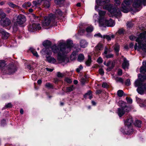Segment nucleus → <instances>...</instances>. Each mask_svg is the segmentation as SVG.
<instances>
[{
	"label": "nucleus",
	"instance_id": "nucleus-1",
	"mask_svg": "<svg viewBox=\"0 0 146 146\" xmlns=\"http://www.w3.org/2000/svg\"><path fill=\"white\" fill-rule=\"evenodd\" d=\"M73 46L72 41L68 40L67 41L66 44L61 43L58 46L53 45L51 47V49L54 53L58 54L57 60L60 63H66L68 62L69 59L66 57L65 54L70 52Z\"/></svg>",
	"mask_w": 146,
	"mask_h": 146
},
{
	"label": "nucleus",
	"instance_id": "nucleus-2",
	"mask_svg": "<svg viewBox=\"0 0 146 146\" xmlns=\"http://www.w3.org/2000/svg\"><path fill=\"white\" fill-rule=\"evenodd\" d=\"M137 42L135 44L134 49L135 50H141L143 51L146 52V31L140 34L139 36L136 40Z\"/></svg>",
	"mask_w": 146,
	"mask_h": 146
},
{
	"label": "nucleus",
	"instance_id": "nucleus-3",
	"mask_svg": "<svg viewBox=\"0 0 146 146\" xmlns=\"http://www.w3.org/2000/svg\"><path fill=\"white\" fill-rule=\"evenodd\" d=\"M112 5L109 4L103 7V9L108 10L110 13L114 15L120 16L121 15V12L117 7L112 8Z\"/></svg>",
	"mask_w": 146,
	"mask_h": 146
},
{
	"label": "nucleus",
	"instance_id": "nucleus-4",
	"mask_svg": "<svg viewBox=\"0 0 146 146\" xmlns=\"http://www.w3.org/2000/svg\"><path fill=\"white\" fill-rule=\"evenodd\" d=\"M56 16L52 14L44 18V20L42 23V25L43 26H48L51 22L54 23L55 22Z\"/></svg>",
	"mask_w": 146,
	"mask_h": 146
},
{
	"label": "nucleus",
	"instance_id": "nucleus-5",
	"mask_svg": "<svg viewBox=\"0 0 146 146\" xmlns=\"http://www.w3.org/2000/svg\"><path fill=\"white\" fill-rule=\"evenodd\" d=\"M133 0H124L121 5V11L123 12L127 13L129 11V6L132 3Z\"/></svg>",
	"mask_w": 146,
	"mask_h": 146
},
{
	"label": "nucleus",
	"instance_id": "nucleus-6",
	"mask_svg": "<svg viewBox=\"0 0 146 146\" xmlns=\"http://www.w3.org/2000/svg\"><path fill=\"white\" fill-rule=\"evenodd\" d=\"M119 104L121 108L117 109V113L119 117H121L125 113L124 109L126 107V103L122 101H120L119 102Z\"/></svg>",
	"mask_w": 146,
	"mask_h": 146
},
{
	"label": "nucleus",
	"instance_id": "nucleus-7",
	"mask_svg": "<svg viewBox=\"0 0 146 146\" xmlns=\"http://www.w3.org/2000/svg\"><path fill=\"white\" fill-rule=\"evenodd\" d=\"M100 26L101 27H105L106 26L109 27L113 26L115 23L113 20L110 19L109 20H104L102 21V20H99Z\"/></svg>",
	"mask_w": 146,
	"mask_h": 146
},
{
	"label": "nucleus",
	"instance_id": "nucleus-8",
	"mask_svg": "<svg viewBox=\"0 0 146 146\" xmlns=\"http://www.w3.org/2000/svg\"><path fill=\"white\" fill-rule=\"evenodd\" d=\"M41 28L40 25L39 23H34L32 25H30L28 27V30L31 32H33L35 31L40 30Z\"/></svg>",
	"mask_w": 146,
	"mask_h": 146
},
{
	"label": "nucleus",
	"instance_id": "nucleus-9",
	"mask_svg": "<svg viewBox=\"0 0 146 146\" xmlns=\"http://www.w3.org/2000/svg\"><path fill=\"white\" fill-rule=\"evenodd\" d=\"M26 21V17L23 15L20 14L17 16L16 22L17 24L21 25L24 24Z\"/></svg>",
	"mask_w": 146,
	"mask_h": 146
},
{
	"label": "nucleus",
	"instance_id": "nucleus-10",
	"mask_svg": "<svg viewBox=\"0 0 146 146\" xmlns=\"http://www.w3.org/2000/svg\"><path fill=\"white\" fill-rule=\"evenodd\" d=\"M142 4L145 6L146 5V0H135L133 3V5L135 8H138Z\"/></svg>",
	"mask_w": 146,
	"mask_h": 146
},
{
	"label": "nucleus",
	"instance_id": "nucleus-11",
	"mask_svg": "<svg viewBox=\"0 0 146 146\" xmlns=\"http://www.w3.org/2000/svg\"><path fill=\"white\" fill-rule=\"evenodd\" d=\"M115 3L117 5H119L120 2L119 0H114ZM96 2L98 5L102 6L105 5L107 3L110 2V0H96Z\"/></svg>",
	"mask_w": 146,
	"mask_h": 146
},
{
	"label": "nucleus",
	"instance_id": "nucleus-12",
	"mask_svg": "<svg viewBox=\"0 0 146 146\" xmlns=\"http://www.w3.org/2000/svg\"><path fill=\"white\" fill-rule=\"evenodd\" d=\"M1 25L3 27L9 25L11 23V21L8 18L2 19L0 21Z\"/></svg>",
	"mask_w": 146,
	"mask_h": 146
},
{
	"label": "nucleus",
	"instance_id": "nucleus-13",
	"mask_svg": "<svg viewBox=\"0 0 146 146\" xmlns=\"http://www.w3.org/2000/svg\"><path fill=\"white\" fill-rule=\"evenodd\" d=\"M133 123V120L132 117L131 116L128 117L124 123L125 126L128 128L129 127H132Z\"/></svg>",
	"mask_w": 146,
	"mask_h": 146
},
{
	"label": "nucleus",
	"instance_id": "nucleus-14",
	"mask_svg": "<svg viewBox=\"0 0 146 146\" xmlns=\"http://www.w3.org/2000/svg\"><path fill=\"white\" fill-rule=\"evenodd\" d=\"M16 70L15 66L13 65H9L7 68V72L9 74H11L15 72Z\"/></svg>",
	"mask_w": 146,
	"mask_h": 146
},
{
	"label": "nucleus",
	"instance_id": "nucleus-15",
	"mask_svg": "<svg viewBox=\"0 0 146 146\" xmlns=\"http://www.w3.org/2000/svg\"><path fill=\"white\" fill-rule=\"evenodd\" d=\"M0 33L1 34L2 38L4 39H7L9 36V34L3 29L0 30Z\"/></svg>",
	"mask_w": 146,
	"mask_h": 146
},
{
	"label": "nucleus",
	"instance_id": "nucleus-16",
	"mask_svg": "<svg viewBox=\"0 0 146 146\" xmlns=\"http://www.w3.org/2000/svg\"><path fill=\"white\" fill-rule=\"evenodd\" d=\"M50 49H51V48L49 47L43 49L42 51L44 52V54H46L48 55H51L52 54V52L50 50Z\"/></svg>",
	"mask_w": 146,
	"mask_h": 146
},
{
	"label": "nucleus",
	"instance_id": "nucleus-17",
	"mask_svg": "<svg viewBox=\"0 0 146 146\" xmlns=\"http://www.w3.org/2000/svg\"><path fill=\"white\" fill-rule=\"evenodd\" d=\"M46 61L49 63H54L56 62V60L53 57L51 56H46Z\"/></svg>",
	"mask_w": 146,
	"mask_h": 146
},
{
	"label": "nucleus",
	"instance_id": "nucleus-18",
	"mask_svg": "<svg viewBox=\"0 0 146 146\" xmlns=\"http://www.w3.org/2000/svg\"><path fill=\"white\" fill-rule=\"evenodd\" d=\"M80 46L83 48L86 47L88 45V43L84 40H81L80 42Z\"/></svg>",
	"mask_w": 146,
	"mask_h": 146
},
{
	"label": "nucleus",
	"instance_id": "nucleus-19",
	"mask_svg": "<svg viewBox=\"0 0 146 146\" xmlns=\"http://www.w3.org/2000/svg\"><path fill=\"white\" fill-rule=\"evenodd\" d=\"M42 5L44 7L46 8H48L50 6V2L47 0L43 1Z\"/></svg>",
	"mask_w": 146,
	"mask_h": 146
},
{
	"label": "nucleus",
	"instance_id": "nucleus-20",
	"mask_svg": "<svg viewBox=\"0 0 146 146\" xmlns=\"http://www.w3.org/2000/svg\"><path fill=\"white\" fill-rule=\"evenodd\" d=\"M143 65L144 66H141L140 69V72L142 73L146 72V61L143 62Z\"/></svg>",
	"mask_w": 146,
	"mask_h": 146
},
{
	"label": "nucleus",
	"instance_id": "nucleus-21",
	"mask_svg": "<svg viewBox=\"0 0 146 146\" xmlns=\"http://www.w3.org/2000/svg\"><path fill=\"white\" fill-rule=\"evenodd\" d=\"M125 129L126 130L125 131L126 132V134H131L133 133V130L132 127H129V128L126 127Z\"/></svg>",
	"mask_w": 146,
	"mask_h": 146
},
{
	"label": "nucleus",
	"instance_id": "nucleus-22",
	"mask_svg": "<svg viewBox=\"0 0 146 146\" xmlns=\"http://www.w3.org/2000/svg\"><path fill=\"white\" fill-rule=\"evenodd\" d=\"M115 37V36L113 35H103V38H106L108 40H110L111 38H113Z\"/></svg>",
	"mask_w": 146,
	"mask_h": 146
},
{
	"label": "nucleus",
	"instance_id": "nucleus-23",
	"mask_svg": "<svg viewBox=\"0 0 146 146\" xmlns=\"http://www.w3.org/2000/svg\"><path fill=\"white\" fill-rule=\"evenodd\" d=\"M84 97L86 98H89L90 99H91L92 98L91 91H89L88 93H86L84 95Z\"/></svg>",
	"mask_w": 146,
	"mask_h": 146
},
{
	"label": "nucleus",
	"instance_id": "nucleus-24",
	"mask_svg": "<svg viewBox=\"0 0 146 146\" xmlns=\"http://www.w3.org/2000/svg\"><path fill=\"white\" fill-rule=\"evenodd\" d=\"M55 15L57 17L59 18L61 17L63 15V13L62 11L60 9L56 10L55 13Z\"/></svg>",
	"mask_w": 146,
	"mask_h": 146
},
{
	"label": "nucleus",
	"instance_id": "nucleus-25",
	"mask_svg": "<svg viewBox=\"0 0 146 146\" xmlns=\"http://www.w3.org/2000/svg\"><path fill=\"white\" fill-rule=\"evenodd\" d=\"M6 65L5 61L4 60H0V69L3 70Z\"/></svg>",
	"mask_w": 146,
	"mask_h": 146
},
{
	"label": "nucleus",
	"instance_id": "nucleus-26",
	"mask_svg": "<svg viewBox=\"0 0 146 146\" xmlns=\"http://www.w3.org/2000/svg\"><path fill=\"white\" fill-rule=\"evenodd\" d=\"M42 44L45 47L49 48L51 45V42L49 40H46L43 42Z\"/></svg>",
	"mask_w": 146,
	"mask_h": 146
},
{
	"label": "nucleus",
	"instance_id": "nucleus-27",
	"mask_svg": "<svg viewBox=\"0 0 146 146\" xmlns=\"http://www.w3.org/2000/svg\"><path fill=\"white\" fill-rule=\"evenodd\" d=\"M129 65L128 62L126 60V59H124L123 62L122 64V68L124 69H125L127 68Z\"/></svg>",
	"mask_w": 146,
	"mask_h": 146
},
{
	"label": "nucleus",
	"instance_id": "nucleus-28",
	"mask_svg": "<svg viewBox=\"0 0 146 146\" xmlns=\"http://www.w3.org/2000/svg\"><path fill=\"white\" fill-rule=\"evenodd\" d=\"M95 49L97 51L103 49V45L100 43H99L95 47Z\"/></svg>",
	"mask_w": 146,
	"mask_h": 146
},
{
	"label": "nucleus",
	"instance_id": "nucleus-29",
	"mask_svg": "<svg viewBox=\"0 0 146 146\" xmlns=\"http://www.w3.org/2000/svg\"><path fill=\"white\" fill-rule=\"evenodd\" d=\"M42 1L41 0H36L33 1L32 3L36 7L37 5H40Z\"/></svg>",
	"mask_w": 146,
	"mask_h": 146
},
{
	"label": "nucleus",
	"instance_id": "nucleus-30",
	"mask_svg": "<svg viewBox=\"0 0 146 146\" xmlns=\"http://www.w3.org/2000/svg\"><path fill=\"white\" fill-rule=\"evenodd\" d=\"M92 62L91 58L89 55L88 56V59L86 62V65L87 66H89L90 65Z\"/></svg>",
	"mask_w": 146,
	"mask_h": 146
},
{
	"label": "nucleus",
	"instance_id": "nucleus-31",
	"mask_svg": "<svg viewBox=\"0 0 146 146\" xmlns=\"http://www.w3.org/2000/svg\"><path fill=\"white\" fill-rule=\"evenodd\" d=\"M30 50L34 56L37 57H38L39 56L38 55L37 52L33 48H30Z\"/></svg>",
	"mask_w": 146,
	"mask_h": 146
},
{
	"label": "nucleus",
	"instance_id": "nucleus-32",
	"mask_svg": "<svg viewBox=\"0 0 146 146\" xmlns=\"http://www.w3.org/2000/svg\"><path fill=\"white\" fill-rule=\"evenodd\" d=\"M135 87L137 86H141L143 87L142 84L141 83V81L139 80H137L136 81L135 83Z\"/></svg>",
	"mask_w": 146,
	"mask_h": 146
},
{
	"label": "nucleus",
	"instance_id": "nucleus-33",
	"mask_svg": "<svg viewBox=\"0 0 146 146\" xmlns=\"http://www.w3.org/2000/svg\"><path fill=\"white\" fill-rule=\"evenodd\" d=\"M31 5V3L27 2H25L22 5V7L24 8H27V7H29Z\"/></svg>",
	"mask_w": 146,
	"mask_h": 146
},
{
	"label": "nucleus",
	"instance_id": "nucleus-34",
	"mask_svg": "<svg viewBox=\"0 0 146 146\" xmlns=\"http://www.w3.org/2000/svg\"><path fill=\"white\" fill-rule=\"evenodd\" d=\"M8 5L11 7L13 8H16L19 9V7L17 5H16L11 2H9L8 3Z\"/></svg>",
	"mask_w": 146,
	"mask_h": 146
},
{
	"label": "nucleus",
	"instance_id": "nucleus-35",
	"mask_svg": "<svg viewBox=\"0 0 146 146\" xmlns=\"http://www.w3.org/2000/svg\"><path fill=\"white\" fill-rule=\"evenodd\" d=\"M141 121L137 120L135 121L134 124L135 126L138 127H140L141 126Z\"/></svg>",
	"mask_w": 146,
	"mask_h": 146
},
{
	"label": "nucleus",
	"instance_id": "nucleus-36",
	"mask_svg": "<svg viewBox=\"0 0 146 146\" xmlns=\"http://www.w3.org/2000/svg\"><path fill=\"white\" fill-rule=\"evenodd\" d=\"M114 49L115 51L116 52L118 53L119 50V45L117 43L115 44Z\"/></svg>",
	"mask_w": 146,
	"mask_h": 146
},
{
	"label": "nucleus",
	"instance_id": "nucleus-37",
	"mask_svg": "<svg viewBox=\"0 0 146 146\" xmlns=\"http://www.w3.org/2000/svg\"><path fill=\"white\" fill-rule=\"evenodd\" d=\"M74 89L73 86L72 85L69 87H67L66 89V92H70L72 91Z\"/></svg>",
	"mask_w": 146,
	"mask_h": 146
},
{
	"label": "nucleus",
	"instance_id": "nucleus-38",
	"mask_svg": "<svg viewBox=\"0 0 146 146\" xmlns=\"http://www.w3.org/2000/svg\"><path fill=\"white\" fill-rule=\"evenodd\" d=\"M111 51L110 48H108L107 46H106L104 48V55H106L107 54L108 52H110Z\"/></svg>",
	"mask_w": 146,
	"mask_h": 146
},
{
	"label": "nucleus",
	"instance_id": "nucleus-39",
	"mask_svg": "<svg viewBox=\"0 0 146 146\" xmlns=\"http://www.w3.org/2000/svg\"><path fill=\"white\" fill-rule=\"evenodd\" d=\"M6 16V14L3 12L1 9H0V18L1 19H3Z\"/></svg>",
	"mask_w": 146,
	"mask_h": 146
},
{
	"label": "nucleus",
	"instance_id": "nucleus-40",
	"mask_svg": "<svg viewBox=\"0 0 146 146\" xmlns=\"http://www.w3.org/2000/svg\"><path fill=\"white\" fill-rule=\"evenodd\" d=\"M84 58V55L82 54H80L78 56V60L79 61H81L83 60Z\"/></svg>",
	"mask_w": 146,
	"mask_h": 146
},
{
	"label": "nucleus",
	"instance_id": "nucleus-41",
	"mask_svg": "<svg viewBox=\"0 0 146 146\" xmlns=\"http://www.w3.org/2000/svg\"><path fill=\"white\" fill-rule=\"evenodd\" d=\"M64 0H55L54 2L57 5H60L64 3Z\"/></svg>",
	"mask_w": 146,
	"mask_h": 146
},
{
	"label": "nucleus",
	"instance_id": "nucleus-42",
	"mask_svg": "<svg viewBox=\"0 0 146 146\" xmlns=\"http://www.w3.org/2000/svg\"><path fill=\"white\" fill-rule=\"evenodd\" d=\"M123 92L121 90H119L117 92V95L119 97H121L123 94Z\"/></svg>",
	"mask_w": 146,
	"mask_h": 146
},
{
	"label": "nucleus",
	"instance_id": "nucleus-43",
	"mask_svg": "<svg viewBox=\"0 0 146 146\" xmlns=\"http://www.w3.org/2000/svg\"><path fill=\"white\" fill-rule=\"evenodd\" d=\"M93 30V28L92 26H89L86 28V31L87 32H91Z\"/></svg>",
	"mask_w": 146,
	"mask_h": 146
},
{
	"label": "nucleus",
	"instance_id": "nucleus-44",
	"mask_svg": "<svg viewBox=\"0 0 146 146\" xmlns=\"http://www.w3.org/2000/svg\"><path fill=\"white\" fill-rule=\"evenodd\" d=\"M106 12L103 11H99V14L100 17H102L104 16L106 14Z\"/></svg>",
	"mask_w": 146,
	"mask_h": 146
},
{
	"label": "nucleus",
	"instance_id": "nucleus-45",
	"mask_svg": "<svg viewBox=\"0 0 146 146\" xmlns=\"http://www.w3.org/2000/svg\"><path fill=\"white\" fill-rule=\"evenodd\" d=\"M125 31V30L123 28L119 29L117 33L120 35L123 34Z\"/></svg>",
	"mask_w": 146,
	"mask_h": 146
},
{
	"label": "nucleus",
	"instance_id": "nucleus-46",
	"mask_svg": "<svg viewBox=\"0 0 146 146\" xmlns=\"http://www.w3.org/2000/svg\"><path fill=\"white\" fill-rule=\"evenodd\" d=\"M127 27L129 28L132 27L133 26V24L131 22H128L127 23Z\"/></svg>",
	"mask_w": 146,
	"mask_h": 146
},
{
	"label": "nucleus",
	"instance_id": "nucleus-47",
	"mask_svg": "<svg viewBox=\"0 0 146 146\" xmlns=\"http://www.w3.org/2000/svg\"><path fill=\"white\" fill-rule=\"evenodd\" d=\"M138 93L141 94H142L144 93L143 90L141 88H138L137 90Z\"/></svg>",
	"mask_w": 146,
	"mask_h": 146
},
{
	"label": "nucleus",
	"instance_id": "nucleus-48",
	"mask_svg": "<svg viewBox=\"0 0 146 146\" xmlns=\"http://www.w3.org/2000/svg\"><path fill=\"white\" fill-rule=\"evenodd\" d=\"M107 58H112L113 56V54H107L104 55Z\"/></svg>",
	"mask_w": 146,
	"mask_h": 146
},
{
	"label": "nucleus",
	"instance_id": "nucleus-49",
	"mask_svg": "<svg viewBox=\"0 0 146 146\" xmlns=\"http://www.w3.org/2000/svg\"><path fill=\"white\" fill-rule=\"evenodd\" d=\"M45 86L46 88H53V85L51 84L48 83H46L45 84Z\"/></svg>",
	"mask_w": 146,
	"mask_h": 146
},
{
	"label": "nucleus",
	"instance_id": "nucleus-50",
	"mask_svg": "<svg viewBox=\"0 0 146 146\" xmlns=\"http://www.w3.org/2000/svg\"><path fill=\"white\" fill-rule=\"evenodd\" d=\"M126 99L128 103L129 104L132 103V100L131 98L127 97L126 98Z\"/></svg>",
	"mask_w": 146,
	"mask_h": 146
},
{
	"label": "nucleus",
	"instance_id": "nucleus-51",
	"mask_svg": "<svg viewBox=\"0 0 146 146\" xmlns=\"http://www.w3.org/2000/svg\"><path fill=\"white\" fill-rule=\"evenodd\" d=\"M139 76L141 77V80L142 78L144 80L146 79V75L145 74H139Z\"/></svg>",
	"mask_w": 146,
	"mask_h": 146
},
{
	"label": "nucleus",
	"instance_id": "nucleus-52",
	"mask_svg": "<svg viewBox=\"0 0 146 146\" xmlns=\"http://www.w3.org/2000/svg\"><path fill=\"white\" fill-rule=\"evenodd\" d=\"M57 76L58 77L62 78L64 76V74H62L59 72H58L57 73Z\"/></svg>",
	"mask_w": 146,
	"mask_h": 146
},
{
	"label": "nucleus",
	"instance_id": "nucleus-53",
	"mask_svg": "<svg viewBox=\"0 0 146 146\" xmlns=\"http://www.w3.org/2000/svg\"><path fill=\"white\" fill-rule=\"evenodd\" d=\"M102 86L104 88H108L109 86L107 83L105 82L102 84Z\"/></svg>",
	"mask_w": 146,
	"mask_h": 146
},
{
	"label": "nucleus",
	"instance_id": "nucleus-54",
	"mask_svg": "<svg viewBox=\"0 0 146 146\" xmlns=\"http://www.w3.org/2000/svg\"><path fill=\"white\" fill-rule=\"evenodd\" d=\"M86 82V80L83 78H82L80 80V82L82 84H84L85 82Z\"/></svg>",
	"mask_w": 146,
	"mask_h": 146
},
{
	"label": "nucleus",
	"instance_id": "nucleus-55",
	"mask_svg": "<svg viewBox=\"0 0 146 146\" xmlns=\"http://www.w3.org/2000/svg\"><path fill=\"white\" fill-rule=\"evenodd\" d=\"M126 85L129 86L130 85V80L129 79H127L125 82Z\"/></svg>",
	"mask_w": 146,
	"mask_h": 146
},
{
	"label": "nucleus",
	"instance_id": "nucleus-56",
	"mask_svg": "<svg viewBox=\"0 0 146 146\" xmlns=\"http://www.w3.org/2000/svg\"><path fill=\"white\" fill-rule=\"evenodd\" d=\"M12 106V105L11 103H9L5 105V107L6 108H11Z\"/></svg>",
	"mask_w": 146,
	"mask_h": 146
},
{
	"label": "nucleus",
	"instance_id": "nucleus-57",
	"mask_svg": "<svg viewBox=\"0 0 146 146\" xmlns=\"http://www.w3.org/2000/svg\"><path fill=\"white\" fill-rule=\"evenodd\" d=\"M82 68H83V67H82V65H80L79 66V67L76 69L77 72H80V70L82 69Z\"/></svg>",
	"mask_w": 146,
	"mask_h": 146
},
{
	"label": "nucleus",
	"instance_id": "nucleus-58",
	"mask_svg": "<svg viewBox=\"0 0 146 146\" xmlns=\"http://www.w3.org/2000/svg\"><path fill=\"white\" fill-rule=\"evenodd\" d=\"M94 36H98L103 38V36H102L100 33H99L95 35Z\"/></svg>",
	"mask_w": 146,
	"mask_h": 146
},
{
	"label": "nucleus",
	"instance_id": "nucleus-59",
	"mask_svg": "<svg viewBox=\"0 0 146 146\" xmlns=\"http://www.w3.org/2000/svg\"><path fill=\"white\" fill-rule=\"evenodd\" d=\"M99 72L100 74H101V75H103L104 74V71L102 69V68L100 69L99 70Z\"/></svg>",
	"mask_w": 146,
	"mask_h": 146
},
{
	"label": "nucleus",
	"instance_id": "nucleus-60",
	"mask_svg": "<svg viewBox=\"0 0 146 146\" xmlns=\"http://www.w3.org/2000/svg\"><path fill=\"white\" fill-rule=\"evenodd\" d=\"M65 80L67 82L70 83H71L72 81L70 79L68 78H66L65 79Z\"/></svg>",
	"mask_w": 146,
	"mask_h": 146
},
{
	"label": "nucleus",
	"instance_id": "nucleus-61",
	"mask_svg": "<svg viewBox=\"0 0 146 146\" xmlns=\"http://www.w3.org/2000/svg\"><path fill=\"white\" fill-rule=\"evenodd\" d=\"M102 59L100 57H99L97 60V62L99 63H102Z\"/></svg>",
	"mask_w": 146,
	"mask_h": 146
},
{
	"label": "nucleus",
	"instance_id": "nucleus-62",
	"mask_svg": "<svg viewBox=\"0 0 146 146\" xmlns=\"http://www.w3.org/2000/svg\"><path fill=\"white\" fill-rule=\"evenodd\" d=\"M77 53L78 52L77 51H74L72 52L71 55H72V56H74V57H76Z\"/></svg>",
	"mask_w": 146,
	"mask_h": 146
},
{
	"label": "nucleus",
	"instance_id": "nucleus-63",
	"mask_svg": "<svg viewBox=\"0 0 146 146\" xmlns=\"http://www.w3.org/2000/svg\"><path fill=\"white\" fill-rule=\"evenodd\" d=\"M122 70L121 69H119L118 70V75L121 76L122 74Z\"/></svg>",
	"mask_w": 146,
	"mask_h": 146
},
{
	"label": "nucleus",
	"instance_id": "nucleus-64",
	"mask_svg": "<svg viewBox=\"0 0 146 146\" xmlns=\"http://www.w3.org/2000/svg\"><path fill=\"white\" fill-rule=\"evenodd\" d=\"M135 38V37L134 36L131 35L129 36L130 39L131 40H134Z\"/></svg>",
	"mask_w": 146,
	"mask_h": 146
}]
</instances>
